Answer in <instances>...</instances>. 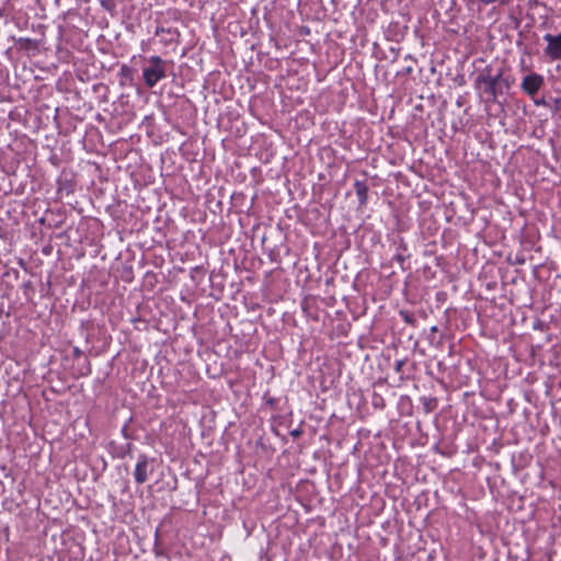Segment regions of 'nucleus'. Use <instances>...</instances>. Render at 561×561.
I'll list each match as a JSON object with an SVG mask.
<instances>
[{
	"mask_svg": "<svg viewBox=\"0 0 561 561\" xmlns=\"http://www.w3.org/2000/svg\"><path fill=\"white\" fill-rule=\"evenodd\" d=\"M407 252V244L404 242H400V244L397 247V251L392 257L393 261H396L402 271L405 270L404 263L407 259L410 256Z\"/></svg>",
	"mask_w": 561,
	"mask_h": 561,
	"instance_id": "8",
	"label": "nucleus"
},
{
	"mask_svg": "<svg viewBox=\"0 0 561 561\" xmlns=\"http://www.w3.org/2000/svg\"><path fill=\"white\" fill-rule=\"evenodd\" d=\"M473 88L486 95L485 103H496L501 94L497 72L493 73L492 66L488 65L479 71L473 81Z\"/></svg>",
	"mask_w": 561,
	"mask_h": 561,
	"instance_id": "1",
	"label": "nucleus"
},
{
	"mask_svg": "<svg viewBox=\"0 0 561 561\" xmlns=\"http://www.w3.org/2000/svg\"><path fill=\"white\" fill-rule=\"evenodd\" d=\"M153 469L150 466V461L146 455H139L138 461L135 467L134 478L138 484H142L148 480L150 473H152Z\"/></svg>",
	"mask_w": 561,
	"mask_h": 561,
	"instance_id": "4",
	"label": "nucleus"
},
{
	"mask_svg": "<svg viewBox=\"0 0 561 561\" xmlns=\"http://www.w3.org/2000/svg\"><path fill=\"white\" fill-rule=\"evenodd\" d=\"M403 366H404V360H402V359L397 360L394 363V370H396V373H401Z\"/></svg>",
	"mask_w": 561,
	"mask_h": 561,
	"instance_id": "9",
	"label": "nucleus"
},
{
	"mask_svg": "<svg viewBox=\"0 0 561 561\" xmlns=\"http://www.w3.org/2000/svg\"><path fill=\"white\" fill-rule=\"evenodd\" d=\"M543 39L547 42L545 54L552 60L561 59V33L558 35L546 34Z\"/></svg>",
	"mask_w": 561,
	"mask_h": 561,
	"instance_id": "5",
	"label": "nucleus"
},
{
	"mask_svg": "<svg viewBox=\"0 0 561 561\" xmlns=\"http://www.w3.org/2000/svg\"><path fill=\"white\" fill-rule=\"evenodd\" d=\"M545 79L541 75L531 72L523 78L520 89L529 96H535L542 88Z\"/></svg>",
	"mask_w": 561,
	"mask_h": 561,
	"instance_id": "3",
	"label": "nucleus"
},
{
	"mask_svg": "<svg viewBox=\"0 0 561 561\" xmlns=\"http://www.w3.org/2000/svg\"><path fill=\"white\" fill-rule=\"evenodd\" d=\"M126 431H127V426L125 425V426L123 427V430H122V433H123V435H124V436H127V435H126Z\"/></svg>",
	"mask_w": 561,
	"mask_h": 561,
	"instance_id": "13",
	"label": "nucleus"
},
{
	"mask_svg": "<svg viewBox=\"0 0 561 561\" xmlns=\"http://www.w3.org/2000/svg\"><path fill=\"white\" fill-rule=\"evenodd\" d=\"M401 316L403 317V319L407 322H409V323L411 322V318H410L409 313L401 311Z\"/></svg>",
	"mask_w": 561,
	"mask_h": 561,
	"instance_id": "10",
	"label": "nucleus"
},
{
	"mask_svg": "<svg viewBox=\"0 0 561 561\" xmlns=\"http://www.w3.org/2000/svg\"><path fill=\"white\" fill-rule=\"evenodd\" d=\"M412 71H413V69H412V67H411V66H409V67H407V68H405V72H407V73H411Z\"/></svg>",
	"mask_w": 561,
	"mask_h": 561,
	"instance_id": "12",
	"label": "nucleus"
},
{
	"mask_svg": "<svg viewBox=\"0 0 561 561\" xmlns=\"http://www.w3.org/2000/svg\"><path fill=\"white\" fill-rule=\"evenodd\" d=\"M167 61L159 56H151L148 58V66L142 70L145 84L148 88H153L160 80L167 77Z\"/></svg>",
	"mask_w": 561,
	"mask_h": 561,
	"instance_id": "2",
	"label": "nucleus"
},
{
	"mask_svg": "<svg viewBox=\"0 0 561 561\" xmlns=\"http://www.w3.org/2000/svg\"><path fill=\"white\" fill-rule=\"evenodd\" d=\"M497 78H499V83H500V89H501V94L504 93V91L506 90H510L511 87L514 84L515 82V79L514 77L512 76H505L504 75V69L503 68H500L497 69Z\"/></svg>",
	"mask_w": 561,
	"mask_h": 561,
	"instance_id": "7",
	"label": "nucleus"
},
{
	"mask_svg": "<svg viewBox=\"0 0 561 561\" xmlns=\"http://www.w3.org/2000/svg\"><path fill=\"white\" fill-rule=\"evenodd\" d=\"M354 190L358 198L359 205H366L368 199V186L365 181L355 180Z\"/></svg>",
	"mask_w": 561,
	"mask_h": 561,
	"instance_id": "6",
	"label": "nucleus"
},
{
	"mask_svg": "<svg viewBox=\"0 0 561 561\" xmlns=\"http://www.w3.org/2000/svg\"><path fill=\"white\" fill-rule=\"evenodd\" d=\"M482 3L484 4H491V3H494L496 2L497 0H480Z\"/></svg>",
	"mask_w": 561,
	"mask_h": 561,
	"instance_id": "11",
	"label": "nucleus"
}]
</instances>
